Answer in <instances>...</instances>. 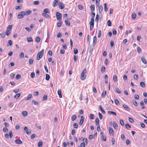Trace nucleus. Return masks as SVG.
Segmentation results:
<instances>
[{
  "mask_svg": "<svg viewBox=\"0 0 147 147\" xmlns=\"http://www.w3.org/2000/svg\"><path fill=\"white\" fill-rule=\"evenodd\" d=\"M87 72V70L86 69H84L82 71L81 76V79L82 80H84L86 78V76L85 75Z\"/></svg>",
  "mask_w": 147,
  "mask_h": 147,
  "instance_id": "obj_1",
  "label": "nucleus"
},
{
  "mask_svg": "<svg viewBox=\"0 0 147 147\" xmlns=\"http://www.w3.org/2000/svg\"><path fill=\"white\" fill-rule=\"evenodd\" d=\"M44 50L42 49L41 51L38 52L37 57V59L38 60L40 59L42 57L44 53Z\"/></svg>",
  "mask_w": 147,
  "mask_h": 147,
  "instance_id": "obj_2",
  "label": "nucleus"
},
{
  "mask_svg": "<svg viewBox=\"0 0 147 147\" xmlns=\"http://www.w3.org/2000/svg\"><path fill=\"white\" fill-rule=\"evenodd\" d=\"M57 19L58 21H61L62 19V15L58 12H57L56 13Z\"/></svg>",
  "mask_w": 147,
  "mask_h": 147,
  "instance_id": "obj_3",
  "label": "nucleus"
},
{
  "mask_svg": "<svg viewBox=\"0 0 147 147\" xmlns=\"http://www.w3.org/2000/svg\"><path fill=\"white\" fill-rule=\"evenodd\" d=\"M24 11L21 12L18 16V18L19 19H22L24 16Z\"/></svg>",
  "mask_w": 147,
  "mask_h": 147,
  "instance_id": "obj_4",
  "label": "nucleus"
},
{
  "mask_svg": "<svg viewBox=\"0 0 147 147\" xmlns=\"http://www.w3.org/2000/svg\"><path fill=\"white\" fill-rule=\"evenodd\" d=\"M24 130L25 131H26L27 134H30L31 132V130L30 129H28L27 127H24Z\"/></svg>",
  "mask_w": 147,
  "mask_h": 147,
  "instance_id": "obj_5",
  "label": "nucleus"
},
{
  "mask_svg": "<svg viewBox=\"0 0 147 147\" xmlns=\"http://www.w3.org/2000/svg\"><path fill=\"white\" fill-rule=\"evenodd\" d=\"M59 0H54L53 4V7H55L58 5Z\"/></svg>",
  "mask_w": 147,
  "mask_h": 147,
  "instance_id": "obj_6",
  "label": "nucleus"
},
{
  "mask_svg": "<svg viewBox=\"0 0 147 147\" xmlns=\"http://www.w3.org/2000/svg\"><path fill=\"white\" fill-rule=\"evenodd\" d=\"M59 8L63 9L65 8V6L61 2H60L59 4Z\"/></svg>",
  "mask_w": 147,
  "mask_h": 147,
  "instance_id": "obj_7",
  "label": "nucleus"
},
{
  "mask_svg": "<svg viewBox=\"0 0 147 147\" xmlns=\"http://www.w3.org/2000/svg\"><path fill=\"white\" fill-rule=\"evenodd\" d=\"M97 43V37L96 36H95L93 38V45H95Z\"/></svg>",
  "mask_w": 147,
  "mask_h": 147,
  "instance_id": "obj_8",
  "label": "nucleus"
},
{
  "mask_svg": "<svg viewBox=\"0 0 147 147\" xmlns=\"http://www.w3.org/2000/svg\"><path fill=\"white\" fill-rule=\"evenodd\" d=\"M94 19L92 18L91 19V21L90 22V26H94Z\"/></svg>",
  "mask_w": 147,
  "mask_h": 147,
  "instance_id": "obj_9",
  "label": "nucleus"
},
{
  "mask_svg": "<svg viewBox=\"0 0 147 147\" xmlns=\"http://www.w3.org/2000/svg\"><path fill=\"white\" fill-rule=\"evenodd\" d=\"M98 9L99 12L100 13H102L103 11V7L102 5L98 7Z\"/></svg>",
  "mask_w": 147,
  "mask_h": 147,
  "instance_id": "obj_10",
  "label": "nucleus"
},
{
  "mask_svg": "<svg viewBox=\"0 0 147 147\" xmlns=\"http://www.w3.org/2000/svg\"><path fill=\"white\" fill-rule=\"evenodd\" d=\"M32 12V11L31 10H28L24 11V14L25 15L28 16Z\"/></svg>",
  "mask_w": 147,
  "mask_h": 147,
  "instance_id": "obj_11",
  "label": "nucleus"
},
{
  "mask_svg": "<svg viewBox=\"0 0 147 147\" xmlns=\"http://www.w3.org/2000/svg\"><path fill=\"white\" fill-rule=\"evenodd\" d=\"M141 61L144 64H146L147 61L145 59V57L144 56L142 57L141 58Z\"/></svg>",
  "mask_w": 147,
  "mask_h": 147,
  "instance_id": "obj_12",
  "label": "nucleus"
},
{
  "mask_svg": "<svg viewBox=\"0 0 147 147\" xmlns=\"http://www.w3.org/2000/svg\"><path fill=\"white\" fill-rule=\"evenodd\" d=\"M84 118L83 116H82L81 118V120L80 122V124L82 125L84 121Z\"/></svg>",
  "mask_w": 147,
  "mask_h": 147,
  "instance_id": "obj_13",
  "label": "nucleus"
},
{
  "mask_svg": "<svg viewBox=\"0 0 147 147\" xmlns=\"http://www.w3.org/2000/svg\"><path fill=\"white\" fill-rule=\"evenodd\" d=\"M15 142L16 143L18 144H20L22 143V141L20 139L16 140Z\"/></svg>",
  "mask_w": 147,
  "mask_h": 147,
  "instance_id": "obj_14",
  "label": "nucleus"
},
{
  "mask_svg": "<svg viewBox=\"0 0 147 147\" xmlns=\"http://www.w3.org/2000/svg\"><path fill=\"white\" fill-rule=\"evenodd\" d=\"M123 106L124 108L126 110L129 111L130 110V109L129 108V107H128L126 105L123 104Z\"/></svg>",
  "mask_w": 147,
  "mask_h": 147,
  "instance_id": "obj_15",
  "label": "nucleus"
},
{
  "mask_svg": "<svg viewBox=\"0 0 147 147\" xmlns=\"http://www.w3.org/2000/svg\"><path fill=\"white\" fill-rule=\"evenodd\" d=\"M42 15L43 16H44V17L46 18H49L50 17V16H49L47 14V13H42Z\"/></svg>",
  "mask_w": 147,
  "mask_h": 147,
  "instance_id": "obj_16",
  "label": "nucleus"
},
{
  "mask_svg": "<svg viewBox=\"0 0 147 147\" xmlns=\"http://www.w3.org/2000/svg\"><path fill=\"white\" fill-rule=\"evenodd\" d=\"M109 133L111 134L112 135H113L114 133L113 129L111 127H109Z\"/></svg>",
  "mask_w": 147,
  "mask_h": 147,
  "instance_id": "obj_17",
  "label": "nucleus"
},
{
  "mask_svg": "<svg viewBox=\"0 0 147 147\" xmlns=\"http://www.w3.org/2000/svg\"><path fill=\"white\" fill-rule=\"evenodd\" d=\"M91 8V11L92 12L94 11L95 10V6L94 5H91L90 7Z\"/></svg>",
  "mask_w": 147,
  "mask_h": 147,
  "instance_id": "obj_18",
  "label": "nucleus"
},
{
  "mask_svg": "<svg viewBox=\"0 0 147 147\" xmlns=\"http://www.w3.org/2000/svg\"><path fill=\"white\" fill-rule=\"evenodd\" d=\"M57 93L58 95H59V97L61 98L62 97V95H61V91L60 90H58Z\"/></svg>",
  "mask_w": 147,
  "mask_h": 147,
  "instance_id": "obj_19",
  "label": "nucleus"
},
{
  "mask_svg": "<svg viewBox=\"0 0 147 147\" xmlns=\"http://www.w3.org/2000/svg\"><path fill=\"white\" fill-rule=\"evenodd\" d=\"M22 114L24 117H26L28 115V113L26 111H23L22 112Z\"/></svg>",
  "mask_w": 147,
  "mask_h": 147,
  "instance_id": "obj_20",
  "label": "nucleus"
},
{
  "mask_svg": "<svg viewBox=\"0 0 147 147\" xmlns=\"http://www.w3.org/2000/svg\"><path fill=\"white\" fill-rule=\"evenodd\" d=\"M113 79L114 82L115 83L117 82V77L116 75H115L113 76Z\"/></svg>",
  "mask_w": 147,
  "mask_h": 147,
  "instance_id": "obj_21",
  "label": "nucleus"
},
{
  "mask_svg": "<svg viewBox=\"0 0 147 147\" xmlns=\"http://www.w3.org/2000/svg\"><path fill=\"white\" fill-rule=\"evenodd\" d=\"M99 109L100 110L103 114H105V111L102 108L101 105H100L99 106Z\"/></svg>",
  "mask_w": 147,
  "mask_h": 147,
  "instance_id": "obj_22",
  "label": "nucleus"
},
{
  "mask_svg": "<svg viewBox=\"0 0 147 147\" xmlns=\"http://www.w3.org/2000/svg\"><path fill=\"white\" fill-rule=\"evenodd\" d=\"M99 121L98 118H97L95 120V123L96 125H99Z\"/></svg>",
  "mask_w": 147,
  "mask_h": 147,
  "instance_id": "obj_23",
  "label": "nucleus"
},
{
  "mask_svg": "<svg viewBox=\"0 0 147 147\" xmlns=\"http://www.w3.org/2000/svg\"><path fill=\"white\" fill-rule=\"evenodd\" d=\"M20 95L21 93H19L16 95L15 96L14 98L16 99H17L20 96Z\"/></svg>",
  "mask_w": 147,
  "mask_h": 147,
  "instance_id": "obj_24",
  "label": "nucleus"
},
{
  "mask_svg": "<svg viewBox=\"0 0 147 147\" xmlns=\"http://www.w3.org/2000/svg\"><path fill=\"white\" fill-rule=\"evenodd\" d=\"M43 12H44L43 13H49L50 12L49 11V9L48 8L45 9L43 11Z\"/></svg>",
  "mask_w": 147,
  "mask_h": 147,
  "instance_id": "obj_25",
  "label": "nucleus"
},
{
  "mask_svg": "<svg viewBox=\"0 0 147 147\" xmlns=\"http://www.w3.org/2000/svg\"><path fill=\"white\" fill-rule=\"evenodd\" d=\"M113 126L114 128L115 129H116L117 128V124L115 122H113Z\"/></svg>",
  "mask_w": 147,
  "mask_h": 147,
  "instance_id": "obj_26",
  "label": "nucleus"
},
{
  "mask_svg": "<svg viewBox=\"0 0 147 147\" xmlns=\"http://www.w3.org/2000/svg\"><path fill=\"white\" fill-rule=\"evenodd\" d=\"M32 95L31 94H29L28 96V97L26 99V100H30V98L32 97Z\"/></svg>",
  "mask_w": 147,
  "mask_h": 147,
  "instance_id": "obj_27",
  "label": "nucleus"
},
{
  "mask_svg": "<svg viewBox=\"0 0 147 147\" xmlns=\"http://www.w3.org/2000/svg\"><path fill=\"white\" fill-rule=\"evenodd\" d=\"M106 94V92L105 90V91H103L102 92L101 95V96L102 97H105Z\"/></svg>",
  "mask_w": 147,
  "mask_h": 147,
  "instance_id": "obj_28",
  "label": "nucleus"
},
{
  "mask_svg": "<svg viewBox=\"0 0 147 147\" xmlns=\"http://www.w3.org/2000/svg\"><path fill=\"white\" fill-rule=\"evenodd\" d=\"M83 141L84 142L86 145L88 144V140L86 138H84L83 140Z\"/></svg>",
  "mask_w": 147,
  "mask_h": 147,
  "instance_id": "obj_29",
  "label": "nucleus"
},
{
  "mask_svg": "<svg viewBox=\"0 0 147 147\" xmlns=\"http://www.w3.org/2000/svg\"><path fill=\"white\" fill-rule=\"evenodd\" d=\"M50 78V76L48 74H46V80H49V79Z\"/></svg>",
  "mask_w": 147,
  "mask_h": 147,
  "instance_id": "obj_30",
  "label": "nucleus"
},
{
  "mask_svg": "<svg viewBox=\"0 0 147 147\" xmlns=\"http://www.w3.org/2000/svg\"><path fill=\"white\" fill-rule=\"evenodd\" d=\"M27 41L28 42H30L33 41V39L31 37L27 38Z\"/></svg>",
  "mask_w": 147,
  "mask_h": 147,
  "instance_id": "obj_31",
  "label": "nucleus"
},
{
  "mask_svg": "<svg viewBox=\"0 0 147 147\" xmlns=\"http://www.w3.org/2000/svg\"><path fill=\"white\" fill-rule=\"evenodd\" d=\"M108 113L109 114H112L116 116V113L113 111H108Z\"/></svg>",
  "mask_w": 147,
  "mask_h": 147,
  "instance_id": "obj_32",
  "label": "nucleus"
},
{
  "mask_svg": "<svg viewBox=\"0 0 147 147\" xmlns=\"http://www.w3.org/2000/svg\"><path fill=\"white\" fill-rule=\"evenodd\" d=\"M11 33L10 30H7H7L6 32V34L7 36H8Z\"/></svg>",
  "mask_w": 147,
  "mask_h": 147,
  "instance_id": "obj_33",
  "label": "nucleus"
},
{
  "mask_svg": "<svg viewBox=\"0 0 147 147\" xmlns=\"http://www.w3.org/2000/svg\"><path fill=\"white\" fill-rule=\"evenodd\" d=\"M65 23L66 25L69 26L70 25V23L67 20H65Z\"/></svg>",
  "mask_w": 147,
  "mask_h": 147,
  "instance_id": "obj_34",
  "label": "nucleus"
},
{
  "mask_svg": "<svg viewBox=\"0 0 147 147\" xmlns=\"http://www.w3.org/2000/svg\"><path fill=\"white\" fill-rule=\"evenodd\" d=\"M40 39L39 37H37L35 39V41L36 42H39L40 41Z\"/></svg>",
  "mask_w": 147,
  "mask_h": 147,
  "instance_id": "obj_35",
  "label": "nucleus"
},
{
  "mask_svg": "<svg viewBox=\"0 0 147 147\" xmlns=\"http://www.w3.org/2000/svg\"><path fill=\"white\" fill-rule=\"evenodd\" d=\"M125 126L127 129H129V128H131V126L129 124L127 123L125 124Z\"/></svg>",
  "mask_w": 147,
  "mask_h": 147,
  "instance_id": "obj_36",
  "label": "nucleus"
},
{
  "mask_svg": "<svg viewBox=\"0 0 147 147\" xmlns=\"http://www.w3.org/2000/svg\"><path fill=\"white\" fill-rule=\"evenodd\" d=\"M140 86L142 87H145V83L143 82H141L140 83Z\"/></svg>",
  "mask_w": 147,
  "mask_h": 147,
  "instance_id": "obj_37",
  "label": "nucleus"
},
{
  "mask_svg": "<svg viewBox=\"0 0 147 147\" xmlns=\"http://www.w3.org/2000/svg\"><path fill=\"white\" fill-rule=\"evenodd\" d=\"M42 144H43V143H42V142H39L38 143V146L39 147H42Z\"/></svg>",
  "mask_w": 147,
  "mask_h": 147,
  "instance_id": "obj_38",
  "label": "nucleus"
},
{
  "mask_svg": "<svg viewBox=\"0 0 147 147\" xmlns=\"http://www.w3.org/2000/svg\"><path fill=\"white\" fill-rule=\"evenodd\" d=\"M107 25L109 26H112L111 22L110 20H109L107 21Z\"/></svg>",
  "mask_w": 147,
  "mask_h": 147,
  "instance_id": "obj_39",
  "label": "nucleus"
},
{
  "mask_svg": "<svg viewBox=\"0 0 147 147\" xmlns=\"http://www.w3.org/2000/svg\"><path fill=\"white\" fill-rule=\"evenodd\" d=\"M116 91L118 94H120L121 93V91L119 88H117L115 89Z\"/></svg>",
  "mask_w": 147,
  "mask_h": 147,
  "instance_id": "obj_40",
  "label": "nucleus"
},
{
  "mask_svg": "<svg viewBox=\"0 0 147 147\" xmlns=\"http://www.w3.org/2000/svg\"><path fill=\"white\" fill-rule=\"evenodd\" d=\"M104 10L105 12H107V4L106 3L104 4Z\"/></svg>",
  "mask_w": 147,
  "mask_h": 147,
  "instance_id": "obj_41",
  "label": "nucleus"
},
{
  "mask_svg": "<svg viewBox=\"0 0 147 147\" xmlns=\"http://www.w3.org/2000/svg\"><path fill=\"white\" fill-rule=\"evenodd\" d=\"M78 52V49H77L74 48V53L76 55V54Z\"/></svg>",
  "mask_w": 147,
  "mask_h": 147,
  "instance_id": "obj_42",
  "label": "nucleus"
},
{
  "mask_svg": "<svg viewBox=\"0 0 147 147\" xmlns=\"http://www.w3.org/2000/svg\"><path fill=\"white\" fill-rule=\"evenodd\" d=\"M39 3V2L38 1H35L33 2L34 5H38Z\"/></svg>",
  "mask_w": 147,
  "mask_h": 147,
  "instance_id": "obj_43",
  "label": "nucleus"
},
{
  "mask_svg": "<svg viewBox=\"0 0 147 147\" xmlns=\"http://www.w3.org/2000/svg\"><path fill=\"white\" fill-rule=\"evenodd\" d=\"M94 117V115L93 114H90L89 116V118L91 119H93Z\"/></svg>",
  "mask_w": 147,
  "mask_h": 147,
  "instance_id": "obj_44",
  "label": "nucleus"
},
{
  "mask_svg": "<svg viewBox=\"0 0 147 147\" xmlns=\"http://www.w3.org/2000/svg\"><path fill=\"white\" fill-rule=\"evenodd\" d=\"M33 60L32 59H30L29 61V63L30 65H31L33 63Z\"/></svg>",
  "mask_w": 147,
  "mask_h": 147,
  "instance_id": "obj_45",
  "label": "nucleus"
},
{
  "mask_svg": "<svg viewBox=\"0 0 147 147\" xmlns=\"http://www.w3.org/2000/svg\"><path fill=\"white\" fill-rule=\"evenodd\" d=\"M12 25H9L7 28V29L9 30H10L12 28Z\"/></svg>",
  "mask_w": 147,
  "mask_h": 147,
  "instance_id": "obj_46",
  "label": "nucleus"
},
{
  "mask_svg": "<svg viewBox=\"0 0 147 147\" xmlns=\"http://www.w3.org/2000/svg\"><path fill=\"white\" fill-rule=\"evenodd\" d=\"M61 25H62V23H61V22H60V21H59V22L57 23V26L59 27H60L61 26Z\"/></svg>",
  "mask_w": 147,
  "mask_h": 147,
  "instance_id": "obj_47",
  "label": "nucleus"
},
{
  "mask_svg": "<svg viewBox=\"0 0 147 147\" xmlns=\"http://www.w3.org/2000/svg\"><path fill=\"white\" fill-rule=\"evenodd\" d=\"M11 78L12 79H13L14 78L15 74L14 73H12L10 75Z\"/></svg>",
  "mask_w": 147,
  "mask_h": 147,
  "instance_id": "obj_48",
  "label": "nucleus"
},
{
  "mask_svg": "<svg viewBox=\"0 0 147 147\" xmlns=\"http://www.w3.org/2000/svg\"><path fill=\"white\" fill-rule=\"evenodd\" d=\"M136 14L135 13H133L132 15V18L133 19H135L136 17Z\"/></svg>",
  "mask_w": 147,
  "mask_h": 147,
  "instance_id": "obj_49",
  "label": "nucleus"
},
{
  "mask_svg": "<svg viewBox=\"0 0 147 147\" xmlns=\"http://www.w3.org/2000/svg\"><path fill=\"white\" fill-rule=\"evenodd\" d=\"M76 115H73L71 117V119L72 121L74 120L76 118Z\"/></svg>",
  "mask_w": 147,
  "mask_h": 147,
  "instance_id": "obj_50",
  "label": "nucleus"
},
{
  "mask_svg": "<svg viewBox=\"0 0 147 147\" xmlns=\"http://www.w3.org/2000/svg\"><path fill=\"white\" fill-rule=\"evenodd\" d=\"M129 121L131 123H133L134 122L133 119L130 117H129Z\"/></svg>",
  "mask_w": 147,
  "mask_h": 147,
  "instance_id": "obj_51",
  "label": "nucleus"
},
{
  "mask_svg": "<svg viewBox=\"0 0 147 147\" xmlns=\"http://www.w3.org/2000/svg\"><path fill=\"white\" fill-rule=\"evenodd\" d=\"M98 18L99 16L98 14L96 15L95 18V22H98Z\"/></svg>",
  "mask_w": 147,
  "mask_h": 147,
  "instance_id": "obj_52",
  "label": "nucleus"
},
{
  "mask_svg": "<svg viewBox=\"0 0 147 147\" xmlns=\"http://www.w3.org/2000/svg\"><path fill=\"white\" fill-rule=\"evenodd\" d=\"M47 95H44L43 96V100L45 101L47 100Z\"/></svg>",
  "mask_w": 147,
  "mask_h": 147,
  "instance_id": "obj_53",
  "label": "nucleus"
},
{
  "mask_svg": "<svg viewBox=\"0 0 147 147\" xmlns=\"http://www.w3.org/2000/svg\"><path fill=\"white\" fill-rule=\"evenodd\" d=\"M21 76L20 74H17L16 76V79L17 80H18L20 78Z\"/></svg>",
  "mask_w": 147,
  "mask_h": 147,
  "instance_id": "obj_54",
  "label": "nucleus"
},
{
  "mask_svg": "<svg viewBox=\"0 0 147 147\" xmlns=\"http://www.w3.org/2000/svg\"><path fill=\"white\" fill-rule=\"evenodd\" d=\"M98 115L100 119H102V115L101 113L99 112L98 113Z\"/></svg>",
  "mask_w": 147,
  "mask_h": 147,
  "instance_id": "obj_55",
  "label": "nucleus"
},
{
  "mask_svg": "<svg viewBox=\"0 0 147 147\" xmlns=\"http://www.w3.org/2000/svg\"><path fill=\"white\" fill-rule=\"evenodd\" d=\"M120 124L122 125L123 126L124 125V123L123 121L122 120H120Z\"/></svg>",
  "mask_w": 147,
  "mask_h": 147,
  "instance_id": "obj_56",
  "label": "nucleus"
},
{
  "mask_svg": "<svg viewBox=\"0 0 147 147\" xmlns=\"http://www.w3.org/2000/svg\"><path fill=\"white\" fill-rule=\"evenodd\" d=\"M102 140L104 141L106 140V137L105 136H103L101 137Z\"/></svg>",
  "mask_w": 147,
  "mask_h": 147,
  "instance_id": "obj_57",
  "label": "nucleus"
},
{
  "mask_svg": "<svg viewBox=\"0 0 147 147\" xmlns=\"http://www.w3.org/2000/svg\"><path fill=\"white\" fill-rule=\"evenodd\" d=\"M24 57V55L23 52L21 53L20 55V58Z\"/></svg>",
  "mask_w": 147,
  "mask_h": 147,
  "instance_id": "obj_58",
  "label": "nucleus"
},
{
  "mask_svg": "<svg viewBox=\"0 0 147 147\" xmlns=\"http://www.w3.org/2000/svg\"><path fill=\"white\" fill-rule=\"evenodd\" d=\"M115 102L117 105H119V101L117 99L115 100Z\"/></svg>",
  "mask_w": 147,
  "mask_h": 147,
  "instance_id": "obj_59",
  "label": "nucleus"
},
{
  "mask_svg": "<svg viewBox=\"0 0 147 147\" xmlns=\"http://www.w3.org/2000/svg\"><path fill=\"white\" fill-rule=\"evenodd\" d=\"M9 136L10 137V138H11L13 136V135L12 134V132L11 131H10L9 132Z\"/></svg>",
  "mask_w": 147,
  "mask_h": 147,
  "instance_id": "obj_60",
  "label": "nucleus"
},
{
  "mask_svg": "<svg viewBox=\"0 0 147 147\" xmlns=\"http://www.w3.org/2000/svg\"><path fill=\"white\" fill-rule=\"evenodd\" d=\"M95 15V13L94 12H92L91 13V15L92 17V18H94Z\"/></svg>",
  "mask_w": 147,
  "mask_h": 147,
  "instance_id": "obj_61",
  "label": "nucleus"
},
{
  "mask_svg": "<svg viewBox=\"0 0 147 147\" xmlns=\"http://www.w3.org/2000/svg\"><path fill=\"white\" fill-rule=\"evenodd\" d=\"M30 76L31 78H33L35 77V74L34 73V72L32 73H31V74H30Z\"/></svg>",
  "mask_w": 147,
  "mask_h": 147,
  "instance_id": "obj_62",
  "label": "nucleus"
},
{
  "mask_svg": "<svg viewBox=\"0 0 147 147\" xmlns=\"http://www.w3.org/2000/svg\"><path fill=\"white\" fill-rule=\"evenodd\" d=\"M113 33L114 35H116L117 33V31L115 29H114L113 31Z\"/></svg>",
  "mask_w": 147,
  "mask_h": 147,
  "instance_id": "obj_63",
  "label": "nucleus"
},
{
  "mask_svg": "<svg viewBox=\"0 0 147 147\" xmlns=\"http://www.w3.org/2000/svg\"><path fill=\"white\" fill-rule=\"evenodd\" d=\"M3 130L4 132H6L8 131V129L7 127H5L3 128Z\"/></svg>",
  "mask_w": 147,
  "mask_h": 147,
  "instance_id": "obj_64",
  "label": "nucleus"
}]
</instances>
